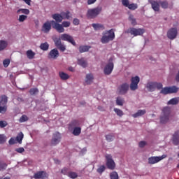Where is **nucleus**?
Wrapping results in <instances>:
<instances>
[{"instance_id": "1", "label": "nucleus", "mask_w": 179, "mask_h": 179, "mask_svg": "<svg viewBox=\"0 0 179 179\" xmlns=\"http://www.w3.org/2000/svg\"><path fill=\"white\" fill-rule=\"evenodd\" d=\"M115 38V34L114 29H111L103 33V36L101 38L102 44H107L110 41H113Z\"/></svg>"}, {"instance_id": "2", "label": "nucleus", "mask_w": 179, "mask_h": 179, "mask_svg": "<svg viewBox=\"0 0 179 179\" xmlns=\"http://www.w3.org/2000/svg\"><path fill=\"white\" fill-rule=\"evenodd\" d=\"M52 28L57 30L58 33H64L65 31V29L64 27H69L71 26V22L69 21H63L62 24L55 22V21H51Z\"/></svg>"}, {"instance_id": "3", "label": "nucleus", "mask_w": 179, "mask_h": 179, "mask_svg": "<svg viewBox=\"0 0 179 179\" xmlns=\"http://www.w3.org/2000/svg\"><path fill=\"white\" fill-rule=\"evenodd\" d=\"M171 112L169 107H165L162 110V115L160 117L161 124H166L169 122V120H170V113Z\"/></svg>"}, {"instance_id": "4", "label": "nucleus", "mask_w": 179, "mask_h": 179, "mask_svg": "<svg viewBox=\"0 0 179 179\" xmlns=\"http://www.w3.org/2000/svg\"><path fill=\"white\" fill-rule=\"evenodd\" d=\"M101 10V7H96L94 8L89 9L87 13V17H90V19H94L95 17H97L99 15H100Z\"/></svg>"}, {"instance_id": "5", "label": "nucleus", "mask_w": 179, "mask_h": 179, "mask_svg": "<svg viewBox=\"0 0 179 179\" xmlns=\"http://www.w3.org/2000/svg\"><path fill=\"white\" fill-rule=\"evenodd\" d=\"M126 33L129 34L131 36H134V37H136L138 36L143 35V33H145V29H142V28L136 29L134 27H130L127 30Z\"/></svg>"}, {"instance_id": "6", "label": "nucleus", "mask_w": 179, "mask_h": 179, "mask_svg": "<svg viewBox=\"0 0 179 179\" xmlns=\"http://www.w3.org/2000/svg\"><path fill=\"white\" fill-rule=\"evenodd\" d=\"M106 160V166L109 170H115V162L113 159V156L110 154H106L105 155Z\"/></svg>"}, {"instance_id": "7", "label": "nucleus", "mask_w": 179, "mask_h": 179, "mask_svg": "<svg viewBox=\"0 0 179 179\" xmlns=\"http://www.w3.org/2000/svg\"><path fill=\"white\" fill-rule=\"evenodd\" d=\"M178 92V88L176 86L172 87H165L162 88L160 91L161 94H171L173 93H177Z\"/></svg>"}, {"instance_id": "8", "label": "nucleus", "mask_w": 179, "mask_h": 179, "mask_svg": "<svg viewBox=\"0 0 179 179\" xmlns=\"http://www.w3.org/2000/svg\"><path fill=\"white\" fill-rule=\"evenodd\" d=\"M139 82H141V78H139V76H136L135 77H132L131 79L130 90L133 92L138 90V85Z\"/></svg>"}, {"instance_id": "9", "label": "nucleus", "mask_w": 179, "mask_h": 179, "mask_svg": "<svg viewBox=\"0 0 179 179\" xmlns=\"http://www.w3.org/2000/svg\"><path fill=\"white\" fill-rule=\"evenodd\" d=\"M60 40H62V41H67L72 44V45H76V42H75L73 37L68 34H62L60 36Z\"/></svg>"}, {"instance_id": "10", "label": "nucleus", "mask_w": 179, "mask_h": 179, "mask_svg": "<svg viewBox=\"0 0 179 179\" xmlns=\"http://www.w3.org/2000/svg\"><path fill=\"white\" fill-rule=\"evenodd\" d=\"M61 142V134L56 132L53 134L52 138L51 140L50 145L57 146L58 143Z\"/></svg>"}, {"instance_id": "11", "label": "nucleus", "mask_w": 179, "mask_h": 179, "mask_svg": "<svg viewBox=\"0 0 179 179\" xmlns=\"http://www.w3.org/2000/svg\"><path fill=\"white\" fill-rule=\"evenodd\" d=\"M114 69V63L110 62L107 64L103 69V73L105 75H111L113 70Z\"/></svg>"}, {"instance_id": "12", "label": "nucleus", "mask_w": 179, "mask_h": 179, "mask_svg": "<svg viewBox=\"0 0 179 179\" xmlns=\"http://www.w3.org/2000/svg\"><path fill=\"white\" fill-rule=\"evenodd\" d=\"M177 34H178L177 28H171L167 32V37L169 40H174L177 37Z\"/></svg>"}, {"instance_id": "13", "label": "nucleus", "mask_w": 179, "mask_h": 179, "mask_svg": "<svg viewBox=\"0 0 179 179\" xmlns=\"http://www.w3.org/2000/svg\"><path fill=\"white\" fill-rule=\"evenodd\" d=\"M163 159H166V155H163L161 157H151L148 158L149 164H156V163H159Z\"/></svg>"}, {"instance_id": "14", "label": "nucleus", "mask_w": 179, "mask_h": 179, "mask_svg": "<svg viewBox=\"0 0 179 179\" xmlns=\"http://www.w3.org/2000/svg\"><path fill=\"white\" fill-rule=\"evenodd\" d=\"M34 178L35 179H47L48 178V173L44 171H41L34 174Z\"/></svg>"}, {"instance_id": "15", "label": "nucleus", "mask_w": 179, "mask_h": 179, "mask_svg": "<svg viewBox=\"0 0 179 179\" xmlns=\"http://www.w3.org/2000/svg\"><path fill=\"white\" fill-rule=\"evenodd\" d=\"M58 57H59V52L57 48L51 50L48 55L49 59H57Z\"/></svg>"}, {"instance_id": "16", "label": "nucleus", "mask_w": 179, "mask_h": 179, "mask_svg": "<svg viewBox=\"0 0 179 179\" xmlns=\"http://www.w3.org/2000/svg\"><path fill=\"white\" fill-rule=\"evenodd\" d=\"M129 90V85H128V83H123L120 85V87H119V93L120 94H126Z\"/></svg>"}, {"instance_id": "17", "label": "nucleus", "mask_w": 179, "mask_h": 179, "mask_svg": "<svg viewBox=\"0 0 179 179\" xmlns=\"http://www.w3.org/2000/svg\"><path fill=\"white\" fill-rule=\"evenodd\" d=\"M150 3L153 10L155 12H159V10H160V1L157 2L156 1L151 0L150 1Z\"/></svg>"}, {"instance_id": "18", "label": "nucleus", "mask_w": 179, "mask_h": 179, "mask_svg": "<svg viewBox=\"0 0 179 179\" xmlns=\"http://www.w3.org/2000/svg\"><path fill=\"white\" fill-rule=\"evenodd\" d=\"M52 17L55 20V23H62V21L64 20L62 14L55 13L52 15Z\"/></svg>"}, {"instance_id": "19", "label": "nucleus", "mask_w": 179, "mask_h": 179, "mask_svg": "<svg viewBox=\"0 0 179 179\" xmlns=\"http://www.w3.org/2000/svg\"><path fill=\"white\" fill-rule=\"evenodd\" d=\"M50 30H51V22L47 21L42 27V31H43V33H49Z\"/></svg>"}, {"instance_id": "20", "label": "nucleus", "mask_w": 179, "mask_h": 179, "mask_svg": "<svg viewBox=\"0 0 179 179\" xmlns=\"http://www.w3.org/2000/svg\"><path fill=\"white\" fill-rule=\"evenodd\" d=\"M94 80V77L93 76V74L90 73L86 75V77H85L86 85H92V83H93Z\"/></svg>"}, {"instance_id": "21", "label": "nucleus", "mask_w": 179, "mask_h": 179, "mask_svg": "<svg viewBox=\"0 0 179 179\" xmlns=\"http://www.w3.org/2000/svg\"><path fill=\"white\" fill-rule=\"evenodd\" d=\"M8 96L6 95H2L0 99V106H3V107H8Z\"/></svg>"}, {"instance_id": "22", "label": "nucleus", "mask_w": 179, "mask_h": 179, "mask_svg": "<svg viewBox=\"0 0 179 179\" xmlns=\"http://www.w3.org/2000/svg\"><path fill=\"white\" fill-rule=\"evenodd\" d=\"M173 145H176V146L179 143V131H177L174 133L173 136Z\"/></svg>"}, {"instance_id": "23", "label": "nucleus", "mask_w": 179, "mask_h": 179, "mask_svg": "<svg viewBox=\"0 0 179 179\" xmlns=\"http://www.w3.org/2000/svg\"><path fill=\"white\" fill-rule=\"evenodd\" d=\"M146 114V110H138L137 113L132 115L134 118H138V117H142V115H145Z\"/></svg>"}, {"instance_id": "24", "label": "nucleus", "mask_w": 179, "mask_h": 179, "mask_svg": "<svg viewBox=\"0 0 179 179\" xmlns=\"http://www.w3.org/2000/svg\"><path fill=\"white\" fill-rule=\"evenodd\" d=\"M179 103V97H175L169 100L167 103L168 106H176Z\"/></svg>"}, {"instance_id": "25", "label": "nucleus", "mask_w": 179, "mask_h": 179, "mask_svg": "<svg viewBox=\"0 0 179 179\" xmlns=\"http://www.w3.org/2000/svg\"><path fill=\"white\" fill-rule=\"evenodd\" d=\"M147 89H148L149 92H155L156 90L155 83H148L147 84Z\"/></svg>"}, {"instance_id": "26", "label": "nucleus", "mask_w": 179, "mask_h": 179, "mask_svg": "<svg viewBox=\"0 0 179 179\" xmlns=\"http://www.w3.org/2000/svg\"><path fill=\"white\" fill-rule=\"evenodd\" d=\"M91 47L89 45H81L79 47V52L82 54L83 52H87L90 50Z\"/></svg>"}, {"instance_id": "27", "label": "nucleus", "mask_w": 179, "mask_h": 179, "mask_svg": "<svg viewBox=\"0 0 179 179\" xmlns=\"http://www.w3.org/2000/svg\"><path fill=\"white\" fill-rule=\"evenodd\" d=\"M59 76L62 80H68V79H69V75H68L65 72L60 71L59 73Z\"/></svg>"}, {"instance_id": "28", "label": "nucleus", "mask_w": 179, "mask_h": 179, "mask_svg": "<svg viewBox=\"0 0 179 179\" xmlns=\"http://www.w3.org/2000/svg\"><path fill=\"white\" fill-rule=\"evenodd\" d=\"M81 132H82V128L74 127L72 134L73 135H74V136H79Z\"/></svg>"}, {"instance_id": "29", "label": "nucleus", "mask_w": 179, "mask_h": 179, "mask_svg": "<svg viewBox=\"0 0 179 179\" xmlns=\"http://www.w3.org/2000/svg\"><path fill=\"white\" fill-rule=\"evenodd\" d=\"M6 47H8V41L1 40L0 41V51H3V50H5V48H6Z\"/></svg>"}, {"instance_id": "30", "label": "nucleus", "mask_w": 179, "mask_h": 179, "mask_svg": "<svg viewBox=\"0 0 179 179\" xmlns=\"http://www.w3.org/2000/svg\"><path fill=\"white\" fill-rule=\"evenodd\" d=\"M78 65H80V66H83V68H86V66H87V62L83 58L79 59L78 60Z\"/></svg>"}, {"instance_id": "31", "label": "nucleus", "mask_w": 179, "mask_h": 179, "mask_svg": "<svg viewBox=\"0 0 179 179\" xmlns=\"http://www.w3.org/2000/svg\"><path fill=\"white\" fill-rule=\"evenodd\" d=\"M36 56V53L33 50H29L27 51V57L29 59H33Z\"/></svg>"}, {"instance_id": "32", "label": "nucleus", "mask_w": 179, "mask_h": 179, "mask_svg": "<svg viewBox=\"0 0 179 179\" xmlns=\"http://www.w3.org/2000/svg\"><path fill=\"white\" fill-rule=\"evenodd\" d=\"M94 30H104V25L101 24H92Z\"/></svg>"}, {"instance_id": "33", "label": "nucleus", "mask_w": 179, "mask_h": 179, "mask_svg": "<svg viewBox=\"0 0 179 179\" xmlns=\"http://www.w3.org/2000/svg\"><path fill=\"white\" fill-rule=\"evenodd\" d=\"M40 48L43 51H48V48H50V45L48 44V43L45 42L40 45Z\"/></svg>"}, {"instance_id": "34", "label": "nucleus", "mask_w": 179, "mask_h": 179, "mask_svg": "<svg viewBox=\"0 0 179 179\" xmlns=\"http://www.w3.org/2000/svg\"><path fill=\"white\" fill-rule=\"evenodd\" d=\"M105 171H106V166L104 165H100L99 166H98V169H96V172L100 175H102L103 173H104Z\"/></svg>"}, {"instance_id": "35", "label": "nucleus", "mask_w": 179, "mask_h": 179, "mask_svg": "<svg viewBox=\"0 0 179 179\" xmlns=\"http://www.w3.org/2000/svg\"><path fill=\"white\" fill-rule=\"evenodd\" d=\"M61 15L64 19H66L67 20H69L71 19V12L66 11V12H62Z\"/></svg>"}, {"instance_id": "36", "label": "nucleus", "mask_w": 179, "mask_h": 179, "mask_svg": "<svg viewBox=\"0 0 179 179\" xmlns=\"http://www.w3.org/2000/svg\"><path fill=\"white\" fill-rule=\"evenodd\" d=\"M129 22H131L132 26H136V24H138V23L136 22V19L134 17L133 15H130L129 16Z\"/></svg>"}, {"instance_id": "37", "label": "nucleus", "mask_w": 179, "mask_h": 179, "mask_svg": "<svg viewBox=\"0 0 179 179\" xmlns=\"http://www.w3.org/2000/svg\"><path fill=\"white\" fill-rule=\"evenodd\" d=\"M67 177H69V178L72 179L78 178V173L76 172L69 171Z\"/></svg>"}, {"instance_id": "38", "label": "nucleus", "mask_w": 179, "mask_h": 179, "mask_svg": "<svg viewBox=\"0 0 179 179\" xmlns=\"http://www.w3.org/2000/svg\"><path fill=\"white\" fill-rule=\"evenodd\" d=\"M159 5L163 9H167L169 8V2L166 1H159Z\"/></svg>"}, {"instance_id": "39", "label": "nucleus", "mask_w": 179, "mask_h": 179, "mask_svg": "<svg viewBox=\"0 0 179 179\" xmlns=\"http://www.w3.org/2000/svg\"><path fill=\"white\" fill-rule=\"evenodd\" d=\"M21 12V13H23L24 15H29L30 13V10L27 8H20L17 10V13Z\"/></svg>"}, {"instance_id": "40", "label": "nucleus", "mask_w": 179, "mask_h": 179, "mask_svg": "<svg viewBox=\"0 0 179 179\" xmlns=\"http://www.w3.org/2000/svg\"><path fill=\"white\" fill-rule=\"evenodd\" d=\"M114 111L117 114V115H118V117H122V115H124V112L121 110V109L115 108Z\"/></svg>"}, {"instance_id": "41", "label": "nucleus", "mask_w": 179, "mask_h": 179, "mask_svg": "<svg viewBox=\"0 0 179 179\" xmlns=\"http://www.w3.org/2000/svg\"><path fill=\"white\" fill-rule=\"evenodd\" d=\"M116 104L117 106H124V99L121 97H117L116 99Z\"/></svg>"}, {"instance_id": "42", "label": "nucleus", "mask_w": 179, "mask_h": 179, "mask_svg": "<svg viewBox=\"0 0 179 179\" xmlns=\"http://www.w3.org/2000/svg\"><path fill=\"white\" fill-rule=\"evenodd\" d=\"M8 167V164L0 162V171H4Z\"/></svg>"}, {"instance_id": "43", "label": "nucleus", "mask_w": 179, "mask_h": 179, "mask_svg": "<svg viewBox=\"0 0 179 179\" xmlns=\"http://www.w3.org/2000/svg\"><path fill=\"white\" fill-rule=\"evenodd\" d=\"M78 126H79V121L77 120H74L70 123V127H75L76 128Z\"/></svg>"}, {"instance_id": "44", "label": "nucleus", "mask_w": 179, "mask_h": 179, "mask_svg": "<svg viewBox=\"0 0 179 179\" xmlns=\"http://www.w3.org/2000/svg\"><path fill=\"white\" fill-rule=\"evenodd\" d=\"M110 179H118V173L116 171H113L110 174Z\"/></svg>"}, {"instance_id": "45", "label": "nucleus", "mask_w": 179, "mask_h": 179, "mask_svg": "<svg viewBox=\"0 0 179 179\" xmlns=\"http://www.w3.org/2000/svg\"><path fill=\"white\" fill-rule=\"evenodd\" d=\"M131 10H135V9H138V4L131 3L127 6Z\"/></svg>"}, {"instance_id": "46", "label": "nucleus", "mask_w": 179, "mask_h": 179, "mask_svg": "<svg viewBox=\"0 0 179 179\" xmlns=\"http://www.w3.org/2000/svg\"><path fill=\"white\" fill-rule=\"evenodd\" d=\"M106 139L108 142H113V141H114V135L108 134L106 136Z\"/></svg>"}, {"instance_id": "47", "label": "nucleus", "mask_w": 179, "mask_h": 179, "mask_svg": "<svg viewBox=\"0 0 179 179\" xmlns=\"http://www.w3.org/2000/svg\"><path fill=\"white\" fill-rule=\"evenodd\" d=\"M29 93H30L31 96H34V94H37V93H38V89L31 88L29 90Z\"/></svg>"}, {"instance_id": "48", "label": "nucleus", "mask_w": 179, "mask_h": 179, "mask_svg": "<svg viewBox=\"0 0 179 179\" xmlns=\"http://www.w3.org/2000/svg\"><path fill=\"white\" fill-rule=\"evenodd\" d=\"M26 121H29V117L26 115H22L20 118V122H26Z\"/></svg>"}, {"instance_id": "49", "label": "nucleus", "mask_w": 179, "mask_h": 179, "mask_svg": "<svg viewBox=\"0 0 179 179\" xmlns=\"http://www.w3.org/2000/svg\"><path fill=\"white\" fill-rule=\"evenodd\" d=\"M61 40H62L61 38H56L54 40L55 45V47H57V48L62 44V43L61 42Z\"/></svg>"}, {"instance_id": "50", "label": "nucleus", "mask_w": 179, "mask_h": 179, "mask_svg": "<svg viewBox=\"0 0 179 179\" xmlns=\"http://www.w3.org/2000/svg\"><path fill=\"white\" fill-rule=\"evenodd\" d=\"M9 64H10V60L9 59H6L3 62V65L4 68H8L9 66Z\"/></svg>"}, {"instance_id": "51", "label": "nucleus", "mask_w": 179, "mask_h": 179, "mask_svg": "<svg viewBox=\"0 0 179 179\" xmlns=\"http://www.w3.org/2000/svg\"><path fill=\"white\" fill-rule=\"evenodd\" d=\"M61 173H62V174H64V176H68V174L69 173V169L68 168H63L61 170Z\"/></svg>"}, {"instance_id": "52", "label": "nucleus", "mask_w": 179, "mask_h": 179, "mask_svg": "<svg viewBox=\"0 0 179 179\" xmlns=\"http://www.w3.org/2000/svg\"><path fill=\"white\" fill-rule=\"evenodd\" d=\"M155 83V89H157V90H160V89H163V84L161 83Z\"/></svg>"}, {"instance_id": "53", "label": "nucleus", "mask_w": 179, "mask_h": 179, "mask_svg": "<svg viewBox=\"0 0 179 179\" xmlns=\"http://www.w3.org/2000/svg\"><path fill=\"white\" fill-rule=\"evenodd\" d=\"M6 142V137L3 134H0V144L5 143Z\"/></svg>"}, {"instance_id": "54", "label": "nucleus", "mask_w": 179, "mask_h": 179, "mask_svg": "<svg viewBox=\"0 0 179 179\" xmlns=\"http://www.w3.org/2000/svg\"><path fill=\"white\" fill-rule=\"evenodd\" d=\"M6 110H8V106H0V113L3 114L6 113Z\"/></svg>"}, {"instance_id": "55", "label": "nucleus", "mask_w": 179, "mask_h": 179, "mask_svg": "<svg viewBox=\"0 0 179 179\" xmlns=\"http://www.w3.org/2000/svg\"><path fill=\"white\" fill-rule=\"evenodd\" d=\"M27 19V15H21L19 16L18 21L19 22H24Z\"/></svg>"}, {"instance_id": "56", "label": "nucleus", "mask_w": 179, "mask_h": 179, "mask_svg": "<svg viewBox=\"0 0 179 179\" xmlns=\"http://www.w3.org/2000/svg\"><path fill=\"white\" fill-rule=\"evenodd\" d=\"M8 125V122L5 120L0 121V128H5Z\"/></svg>"}, {"instance_id": "57", "label": "nucleus", "mask_w": 179, "mask_h": 179, "mask_svg": "<svg viewBox=\"0 0 179 179\" xmlns=\"http://www.w3.org/2000/svg\"><path fill=\"white\" fill-rule=\"evenodd\" d=\"M16 140L17 142L20 143L22 141H23V133H21L16 137Z\"/></svg>"}, {"instance_id": "58", "label": "nucleus", "mask_w": 179, "mask_h": 179, "mask_svg": "<svg viewBox=\"0 0 179 179\" xmlns=\"http://www.w3.org/2000/svg\"><path fill=\"white\" fill-rule=\"evenodd\" d=\"M57 48L59 51H62V52H64V51L66 50V47L63 44L60 45Z\"/></svg>"}, {"instance_id": "59", "label": "nucleus", "mask_w": 179, "mask_h": 179, "mask_svg": "<svg viewBox=\"0 0 179 179\" xmlns=\"http://www.w3.org/2000/svg\"><path fill=\"white\" fill-rule=\"evenodd\" d=\"M122 3L124 6H125L126 8H128V6L129 5V1H128V0H122Z\"/></svg>"}, {"instance_id": "60", "label": "nucleus", "mask_w": 179, "mask_h": 179, "mask_svg": "<svg viewBox=\"0 0 179 179\" xmlns=\"http://www.w3.org/2000/svg\"><path fill=\"white\" fill-rule=\"evenodd\" d=\"M15 152H17V153H23V152H24V148L22 147L17 148L15 149Z\"/></svg>"}, {"instance_id": "61", "label": "nucleus", "mask_w": 179, "mask_h": 179, "mask_svg": "<svg viewBox=\"0 0 179 179\" xmlns=\"http://www.w3.org/2000/svg\"><path fill=\"white\" fill-rule=\"evenodd\" d=\"M139 148H145L146 146V143L145 141H140L138 143Z\"/></svg>"}, {"instance_id": "62", "label": "nucleus", "mask_w": 179, "mask_h": 179, "mask_svg": "<svg viewBox=\"0 0 179 179\" xmlns=\"http://www.w3.org/2000/svg\"><path fill=\"white\" fill-rule=\"evenodd\" d=\"M73 24H75V26H78V24H79V19L75 18L73 20Z\"/></svg>"}, {"instance_id": "63", "label": "nucleus", "mask_w": 179, "mask_h": 179, "mask_svg": "<svg viewBox=\"0 0 179 179\" xmlns=\"http://www.w3.org/2000/svg\"><path fill=\"white\" fill-rule=\"evenodd\" d=\"M97 0H87V5H93Z\"/></svg>"}, {"instance_id": "64", "label": "nucleus", "mask_w": 179, "mask_h": 179, "mask_svg": "<svg viewBox=\"0 0 179 179\" xmlns=\"http://www.w3.org/2000/svg\"><path fill=\"white\" fill-rule=\"evenodd\" d=\"M16 143V142L15 141V139L14 138H10L9 140V144L10 145H15Z\"/></svg>"}]
</instances>
